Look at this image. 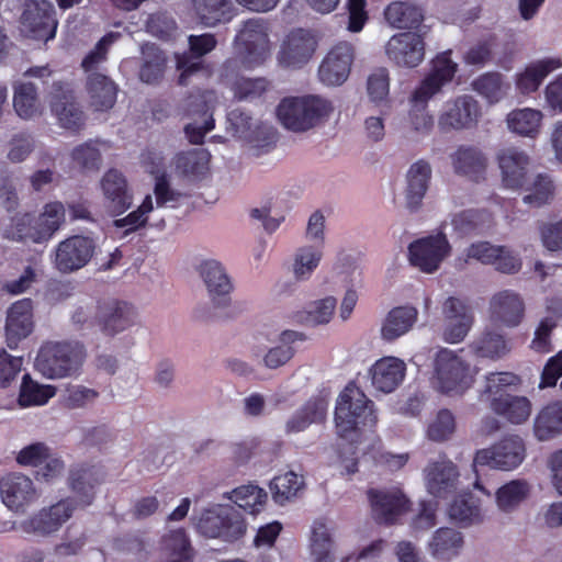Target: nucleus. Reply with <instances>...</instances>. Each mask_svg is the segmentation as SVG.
Wrapping results in <instances>:
<instances>
[{
	"label": "nucleus",
	"instance_id": "1",
	"mask_svg": "<svg viewBox=\"0 0 562 562\" xmlns=\"http://www.w3.org/2000/svg\"><path fill=\"white\" fill-rule=\"evenodd\" d=\"M281 125L293 133H305L324 125L335 112L334 102L325 95L305 93L283 98L277 106Z\"/></svg>",
	"mask_w": 562,
	"mask_h": 562
},
{
	"label": "nucleus",
	"instance_id": "2",
	"mask_svg": "<svg viewBox=\"0 0 562 562\" xmlns=\"http://www.w3.org/2000/svg\"><path fill=\"white\" fill-rule=\"evenodd\" d=\"M65 221V207L60 202L44 205L38 215H14L3 229V237L16 243L43 244L48 241Z\"/></svg>",
	"mask_w": 562,
	"mask_h": 562
},
{
	"label": "nucleus",
	"instance_id": "3",
	"mask_svg": "<svg viewBox=\"0 0 562 562\" xmlns=\"http://www.w3.org/2000/svg\"><path fill=\"white\" fill-rule=\"evenodd\" d=\"M477 369L472 367L458 352L440 349L434 359L431 385L439 393L457 396L470 390L475 381Z\"/></svg>",
	"mask_w": 562,
	"mask_h": 562
},
{
	"label": "nucleus",
	"instance_id": "4",
	"mask_svg": "<svg viewBox=\"0 0 562 562\" xmlns=\"http://www.w3.org/2000/svg\"><path fill=\"white\" fill-rule=\"evenodd\" d=\"M86 356V349L80 342H46L38 350L35 368L50 380L77 378Z\"/></svg>",
	"mask_w": 562,
	"mask_h": 562
},
{
	"label": "nucleus",
	"instance_id": "5",
	"mask_svg": "<svg viewBox=\"0 0 562 562\" xmlns=\"http://www.w3.org/2000/svg\"><path fill=\"white\" fill-rule=\"evenodd\" d=\"M195 530L205 538L234 542L246 533L240 513L228 504H211L191 517Z\"/></svg>",
	"mask_w": 562,
	"mask_h": 562
},
{
	"label": "nucleus",
	"instance_id": "6",
	"mask_svg": "<svg viewBox=\"0 0 562 562\" xmlns=\"http://www.w3.org/2000/svg\"><path fill=\"white\" fill-rule=\"evenodd\" d=\"M375 423L372 402L355 384L347 385L336 401L335 426L338 436L347 438L360 427H371Z\"/></svg>",
	"mask_w": 562,
	"mask_h": 562
},
{
	"label": "nucleus",
	"instance_id": "7",
	"mask_svg": "<svg viewBox=\"0 0 562 562\" xmlns=\"http://www.w3.org/2000/svg\"><path fill=\"white\" fill-rule=\"evenodd\" d=\"M236 60L247 69L262 65L270 56L271 45L268 27L262 19H250L243 23L235 37ZM233 60L226 63L232 67Z\"/></svg>",
	"mask_w": 562,
	"mask_h": 562
},
{
	"label": "nucleus",
	"instance_id": "8",
	"mask_svg": "<svg viewBox=\"0 0 562 562\" xmlns=\"http://www.w3.org/2000/svg\"><path fill=\"white\" fill-rule=\"evenodd\" d=\"M526 458L524 440L516 435H509L488 448L476 451L474 467H488L495 470L512 471L517 469Z\"/></svg>",
	"mask_w": 562,
	"mask_h": 562
},
{
	"label": "nucleus",
	"instance_id": "9",
	"mask_svg": "<svg viewBox=\"0 0 562 562\" xmlns=\"http://www.w3.org/2000/svg\"><path fill=\"white\" fill-rule=\"evenodd\" d=\"M450 254L451 246L442 232L416 239L408 246L409 263L428 274L436 272Z\"/></svg>",
	"mask_w": 562,
	"mask_h": 562
},
{
	"label": "nucleus",
	"instance_id": "10",
	"mask_svg": "<svg viewBox=\"0 0 562 562\" xmlns=\"http://www.w3.org/2000/svg\"><path fill=\"white\" fill-rule=\"evenodd\" d=\"M481 115V106L472 95H458L443 103L438 128L442 132L471 130L479 124Z\"/></svg>",
	"mask_w": 562,
	"mask_h": 562
},
{
	"label": "nucleus",
	"instance_id": "11",
	"mask_svg": "<svg viewBox=\"0 0 562 562\" xmlns=\"http://www.w3.org/2000/svg\"><path fill=\"white\" fill-rule=\"evenodd\" d=\"M317 46L316 34L303 29L294 30L282 40L277 61L282 68L300 69L312 59Z\"/></svg>",
	"mask_w": 562,
	"mask_h": 562
},
{
	"label": "nucleus",
	"instance_id": "12",
	"mask_svg": "<svg viewBox=\"0 0 562 562\" xmlns=\"http://www.w3.org/2000/svg\"><path fill=\"white\" fill-rule=\"evenodd\" d=\"M427 30L397 33L384 46L387 59L398 67L415 68L425 59V35Z\"/></svg>",
	"mask_w": 562,
	"mask_h": 562
},
{
	"label": "nucleus",
	"instance_id": "13",
	"mask_svg": "<svg viewBox=\"0 0 562 562\" xmlns=\"http://www.w3.org/2000/svg\"><path fill=\"white\" fill-rule=\"evenodd\" d=\"M75 504L71 498L63 499L49 507H44L31 517L22 520L15 529L27 535L49 536L71 517Z\"/></svg>",
	"mask_w": 562,
	"mask_h": 562
},
{
	"label": "nucleus",
	"instance_id": "14",
	"mask_svg": "<svg viewBox=\"0 0 562 562\" xmlns=\"http://www.w3.org/2000/svg\"><path fill=\"white\" fill-rule=\"evenodd\" d=\"M216 100L217 98L213 91L192 94L184 100L182 104L183 113L187 115H199L201 117V122L195 120L184 127V133L190 143H203L204 136L214 128L212 110Z\"/></svg>",
	"mask_w": 562,
	"mask_h": 562
},
{
	"label": "nucleus",
	"instance_id": "15",
	"mask_svg": "<svg viewBox=\"0 0 562 562\" xmlns=\"http://www.w3.org/2000/svg\"><path fill=\"white\" fill-rule=\"evenodd\" d=\"M94 243L91 238L75 235L60 241L53 252V266L60 273H71L83 268L92 258Z\"/></svg>",
	"mask_w": 562,
	"mask_h": 562
},
{
	"label": "nucleus",
	"instance_id": "16",
	"mask_svg": "<svg viewBox=\"0 0 562 562\" xmlns=\"http://www.w3.org/2000/svg\"><path fill=\"white\" fill-rule=\"evenodd\" d=\"M56 29L57 22L49 2L30 0L25 3L21 16V32L26 37L47 42L55 37Z\"/></svg>",
	"mask_w": 562,
	"mask_h": 562
},
{
	"label": "nucleus",
	"instance_id": "17",
	"mask_svg": "<svg viewBox=\"0 0 562 562\" xmlns=\"http://www.w3.org/2000/svg\"><path fill=\"white\" fill-rule=\"evenodd\" d=\"M353 58L355 48L351 43L335 44L319 65V80L329 87L342 85L349 77Z\"/></svg>",
	"mask_w": 562,
	"mask_h": 562
},
{
	"label": "nucleus",
	"instance_id": "18",
	"mask_svg": "<svg viewBox=\"0 0 562 562\" xmlns=\"http://www.w3.org/2000/svg\"><path fill=\"white\" fill-rule=\"evenodd\" d=\"M443 340L459 344L464 340L474 323L472 308L458 297L450 296L442 304Z\"/></svg>",
	"mask_w": 562,
	"mask_h": 562
},
{
	"label": "nucleus",
	"instance_id": "19",
	"mask_svg": "<svg viewBox=\"0 0 562 562\" xmlns=\"http://www.w3.org/2000/svg\"><path fill=\"white\" fill-rule=\"evenodd\" d=\"M0 495L2 503L19 514L25 513L40 496L34 482L20 473L9 474L0 481Z\"/></svg>",
	"mask_w": 562,
	"mask_h": 562
},
{
	"label": "nucleus",
	"instance_id": "20",
	"mask_svg": "<svg viewBox=\"0 0 562 562\" xmlns=\"http://www.w3.org/2000/svg\"><path fill=\"white\" fill-rule=\"evenodd\" d=\"M199 272L212 306L216 310L228 307L232 301L233 283L222 263L216 260H206L200 265Z\"/></svg>",
	"mask_w": 562,
	"mask_h": 562
},
{
	"label": "nucleus",
	"instance_id": "21",
	"mask_svg": "<svg viewBox=\"0 0 562 562\" xmlns=\"http://www.w3.org/2000/svg\"><path fill=\"white\" fill-rule=\"evenodd\" d=\"M497 162L504 187L522 189L531 167V157L524 149L510 146L497 153Z\"/></svg>",
	"mask_w": 562,
	"mask_h": 562
},
{
	"label": "nucleus",
	"instance_id": "22",
	"mask_svg": "<svg viewBox=\"0 0 562 562\" xmlns=\"http://www.w3.org/2000/svg\"><path fill=\"white\" fill-rule=\"evenodd\" d=\"M368 498L372 515L380 524H395L408 509V499L397 488L370 490L368 492Z\"/></svg>",
	"mask_w": 562,
	"mask_h": 562
},
{
	"label": "nucleus",
	"instance_id": "23",
	"mask_svg": "<svg viewBox=\"0 0 562 562\" xmlns=\"http://www.w3.org/2000/svg\"><path fill=\"white\" fill-rule=\"evenodd\" d=\"M459 471L450 460L429 462L424 470L427 492L436 498H446L458 490Z\"/></svg>",
	"mask_w": 562,
	"mask_h": 562
},
{
	"label": "nucleus",
	"instance_id": "24",
	"mask_svg": "<svg viewBox=\"0 0 562 562\" xmlns=\"http://www.w3.org/2000/svg\"><path fill=\"white\" fill-rule=\"evenodd\" d=\"M329 397V392L325 390L312 395L286 420L285 432L299 434L306 430L313 424L323 423L327 417Z\"/></svg>",
	"mask_w": 562,
	"mask_h": 562
},
{
	"label": "nucleus",
	"instance_id": "25",
	"mask_svg": "<svg viewBox=\"0 0 562 562\" xmlns=\"http://www.w3.org/2000/svg\"><path fill=\"white\" fill-rule=\"evenodd\" d=\"M525 315V302L519 293L513 290H502L490 301V317L497 325L517 327Z\"/></svg>",
	"mask_w": 562,
	"mask_h": 562
},
{
	"label": "nucleus",
	"instance_id": "26",
	"mask_svg": "<svg viewBox=\"0 0 562 562\" xmlns=\"http://www.w3.org/2000/svg\"><path fill=\"white\" fill-rule=\"evenodd\" d=\"M33 302L22 299L14 302L8 310L5 321L7 345L15 349L33 330Z\"/></svg>",
	"mask_w": 562,
	"mask_h": 562
},
{
	"label": "nucleus",
	"instance_id": "27",
	"mask_svg": "<svg viewBox=\"0 0 562 562\" xmlns=\"http://www.w3.org/2000/svg\"><path fill=\"white\" fill-rule=\"evenodd\" d=\"M100 187L105 204L113 214H122L131 207L133 193L122 172L115 169L108 170L101 178Z\"/></svg>",
	"mask_w": 562,
	"mask_h": 562
},
{
	"label": "nucleus",
	"instance_id": "28",
	"mask_svg": "<svg viewBox=\"0 0 562 562\" xmlns=\"http://www.w3.org/2000/svg\"><path fill=\"white\" fill-rule=\"evenodd\" d=\"M369 373L371 384L376 391L391 393L403 383L406 375V363L397 357H383L372 364Z\"/></svg>",
	"mask_w": 562,
	"mask_h": 562
},
{
	"label": "nucleus",
	"instance_id": "29",
	"mask_svg": "<svg viewBox=\"0 0 562 562\" xmlns=\"http://www.w3.org/2000/svg\"><path fill=\"white\" fill-rule=\"evenodd\" d=\"M464 547V537L461 531L441 527L430 537L427 549L431 558L440 562H450L457 559Z\"/></svg>",
	"mask_w": 562,
	"mask_h": 562
},
{
	"label": "nucleus",
	"instance_id": "30",
	"mask_svg": "<svg viewBox=\"0 0 562 562\" xmlns=\"http://www.w3.org/2000/svg\"><path fill=\"white\" fill-rule=\"evenodd\" d=\"M192 55H177V68L180 71L179 83L187 85L189 76L198 71L201 66L200 58L216 46V40L212 34L190 35L188 38Z\"/></svg>",
	"mask_w": 562,
	"mask_h": 562
},
{
	"label": "nucleus",
	"instance_id": "31",
	"mask_svg": "<svg viewBox=\"0 0 562 562\" xmlns=\"http://www.w3.org/2000/svg\"><path fill=\"white\" fill-rule=\"evenodd\" d=\"M432 169L425 159L413 162L406 172L405 202L406 206L415 211L423 202L431 179Z\"/></svg>",
	"mask_w": 562,
	"mask_h": 562
},
{
	"label": "nucleus",
	"instance_id": "32",
	"mask_svg": "<svg viewBox=\"0 0 562 562\" xmlns=\"http://www.w3.org/2000/svg\"><path fill=\"white\" fill-rule=\"evenodd\" d=\"M562 67L560 57H547L536 60L516 75V89L522 94H530L538 90L544 78Z\"/></svg>",
	"mask_w": 562,
	"mask_h": 562
},
{
	"label": "nucleus",
	"instance_id": "33",
	"mask_svg": "<svg viewBox=\"0 0 562 562\" xmlns=\"http://www.w3.org/2000/svg\"><path fill=\"white\" fill-rule=\"evenodd\" d=\"M161 562H192L194 550L184 528L169 529L160 540Z\"/></svg>",
	"mask_w": 562,
	"mask_h": 562
},
{
	"label": "nucleus",
	"instance_id": "34",
	"mask_svg": "<svg viewBox=\"0 0 562 562\" xmlns=\"http://www.w3.org/2000/svg\"><path fill=\"white\" fill-rule=\"evenodd\" d=\"M86 90L90 105L95 111H108L116 102L117 86L102 72H92L87 76Z\"/></svg>",
	"mask_w": 562,
	"mask_h": 562
},
{
	"label": "nucleus",
	"instance_id": "35",
	"mask_svg": "<svg viewBox=\"0 0 562 562\" xmlns=\"http://www.w3.org/2000/svg\"><path fill=\"white\" fill-rule=\"evenodd\" d=\"M324 256L319 244L302 245L292 255L290 272L296 282L308 281L317 270Z\"/></svg>",
	"mask_w": 562,
	"mask_h": 562
},
{
	"label": "nucleus",
	"instance_id": "36",
	"mask_svg": "<svg viewBox=\"0 0 562 562\" xmlns=\"http://www.w3.org/2000/svg\"><path fill=\"white\" fill-rule=\"evenodd\" d=\"M386 23L396 30H426L422 27L424 12L418 5L407 1H393L384 9Z\"/></svg>",
	"mask_w": 562,
	"mask_h": 562
},
{
	"label": "nucleus",
	"instance_id": "37",
	"mask_svg": "<svg viewBox=\"0 0 562 562\" xmlns=\"http://www.w3.org/2000/svg\"><path fill=\"white\" fill-rule=\"evenodd\" d=\"M542 111L533 108H521L506 115L508 131L521 137L535 139L541 132L543 122Z\"/></svg>",
	"mask_w": 562,
	"mask_h": 562
},
{
	"label": "nucleus",
	"instance_id": "38",
	"mask_svg": "<svg viewBox=\"0 0 562 562\" xmlns=\"http://www.w3.org/2000/svg\"><path fill=\"white\" fill-rule=\"evenodd\" d=\"M418 312L414 306L405 305L392 308L381 326V337L394 341L407 334L417 321Z\"/></svg>",
	"mask_w": 562,
	"mask_h": 562
},
{
	"label": "nucleus",
	"instance_id": "39",
	"mask_svg": "<svg viewBox=\"0 0 562 562\" xmlns=\"http://www.w3.org/2000/svg\"><path fill=\"white\" fill-rule=\"evenodd\" d=\"M491 409L512 424L525 423L531 414L530 401L520 395L501 394L491 401Z\"/></svg>",
	"mask_w": 562,
	"mask_h": 562
},
{
	"label": "nucleus",
	"instance_id": "40",
	"mask_svg": "<svg viewBox=\"0 0 562 562\" xmlns=\"http://www.w3.org/2000/svg\"><path fill=\"white\" fill-rule=\"evenodd\" d=\"M311 562H334L335 542L330 527L321 520L314 521L308 538Z\"/></svg>",
	"mask_w": 562,
	"mask_h": 562
},
{
	"label": "nucleus",
	"instance_id": "41",
	"mask_svg": "<svg viewBox=\"0 0 562 562\" xmlns=\"http://www.w3.org/2000/svg\"><path fill=\"white\" fill-rule=\"evenodd\" d=\"M303 335L295 330L285 329L278 334L276 345L268 348L262 356L266 368L274 370L285 366L295 355L293 344L303 340Z\"/></svg>",
	"mask_w": 562,
	"mask_h": 562
},
{
	"label": "nucleus",
	"instance_id": "42",
	"mask_svg": "<svg viewBox=\"0 0 562 562\" xmlns=\"http://www.w3.org/2000/svg\"><path fill=\"white\" fill-rule=\"evenodd\" d=\"M232 0H192V10L201 24L213 27L233 18Z\"/></svg>",
	"mask_w": 562,
	"mask_h": 562
},
{
	"label": "nucleus",
	"instance_id": "43",
	"mask_svg": "<svg viewBox=\"0 0 562 562\" xmlns=\"http://www.w3.org/2000/svg\"><path fill=\"white\" fill-rule=\"evenodd\" d=\"M471 352L479 358L498 360L510 351L505 337L495 330L486 329L479 334L469 345Z\"/></svg>",
	"mask_w": 562,
	"mask_h": 562
},
{
	"label": "nucleus",
	"instance_id": "44",
	"mask_svg": "<svg viewBox=\"0 0 562 562\" xmlns=\"http://www.w3.org/2000/svg\"><path fill=\"white\" fill-rule=\"evenodd\" d=\"M530 491L531 486L526 480H512L496 490L495 505L502 513H514L528 498Z\"/></svg>",
	"mask_w": 562,
	"mask_h": 562
},
{
	"label": "nucleus",
	"instance_id": "45",
	"mask_svg": "<svg viewBox=\"0 0 562 562\" xmlns=\"http://www.w3.org/2000/svg\"><path fill=\"white\" fill-rule=\"evenodd\" d=\"M209 165L210 154L202 148L181 151L173 159L176 173L189 180L203 177L209 170Z\"/></svg>",
	"mask_w": 562,
	"mask_h": 562
},
{
	"label": "nucleus",
	"instance_id": "46",
	"mask_svg": "<svg viewBox=\"0 0 562 562\" xmlns=\"http://www.w3.org/2000/svg\"><path fill=\"white\" fill-rule=\"evenodd\" d=\"M13 108L23 120H31L43 113L37 89L31 82H16L13 87Z\"/></svg>",
	"mask_w": 562,
	"mask_h": 562
},
{
	"label": "nucleus",
	"instance_id": "47",
	"mask_svg": "<svg viewBox=\"0 0 562 562\" xmlns=\"http://www.w3.org/2000/svg\"><path fill=\"white\" fill-rule=\"evenodd\" d=\"M526 194L522 202L530 207H541L550 203L555 194V183L548 173H537L522 187Z\"/></svg>",
	"mask_w": 562,
	"mask_h": 562
},
{
	"label": "nucleus",
	"instance_id": "48",
	"mask_svg": "<svg viewBox=\"0 0 562 562\" xmlns=\"http://www.w3.org/2000/svg\"><path fill=\"white\" fill-rule=\"evenodd\" d=\"M135 323V311L126 303L113 302L102 314V329L108 335H116Z\"/></svg>",
	"mask_w": 562,
	"mask_h": 562
},
{
	"label": "nucleus",
	"instance_id": "49",
	"mask_svg": "<svg viewBox=\"0 0 562 562\" xmlns=\"http://www.w3.org/2000/svg\"><path fill=\"white\" fill-rule=\"evenodd\" d=\"M447 514L450 520L462 527L483 520L481 508L470 494H460L454 497L447 508Z\"/></svg>",
	"mask_w": 562,
	"mask_h": 562
},
{
	"label": "nucleus",
	"instance_id": "50",
	"mask_svg": "<svg viewBox=\"0 0 562 562\" xmlns=\"http://www.w3.org/2000/svg\"><path fill=\"white\" fill-rule=\"evenodd\" d=\"M52 110L63 128L78 131L83 126V113L70 93L56 95L52 102Z\"/></svg>",
	"mask_w": 562,
	"mask_h": 562
},
{
	"label": "nucleus",
	"instance_id": "51",
	"mask_svg": "<svg viewBox=\"0 0 562 562\" xmlns=\"http://www.w3.org/2000/svg\"><path fill=\"white\" fill-rule=\"evenodd\" d=\"M536 437L543 441L562 432V402L546 406L536 417L533 426Z\"/></svg>",
	"mask_w": 562,
	"mask_h": 562
},
{
	"label": "nucleus",
	"instance_id": "52",
	"mask_svg": "<svg viewBox=\"0 0 562 562\" xmlns=\"http://www.w3.org/2000/svg\"><path fill=\"white\" fill-rule=\"evenodd\" d=\"M143 63L139 69V79L145 83H157L164 76L166 56L155 44L142 46Z\"/></svg>",
	"mask_w": 562,
	"mask_h": 562
},
{
	"label": "nucleus",
	"instance_id": "53",
	"mask_svg": "<svg viewBox=\"0 0 562 562\" xmlns=\"http://www.w3.org/2000/svg\"><path fill=\"white\" fill-rule=\"evenodd\" d=\"M228 121L235 133L249 142L259 140L269 134L271 126L251 117L246 112L236 109L228 114Z\"/></svg>",
	"mask_w": 562,
	"mask_h": 562
},
{
	"label": "nucleus",
	"instance_id": "54",
	"mask_svg": "<svg viewBox=\"0 0 562 562\" xmlns=\"http://www.w3.org/2000/svg\"><path fill=\"white\" fill-rule=\"evenodd\" d=\"M56 394V387L34 381L30 374H24L20 386L18 403L21 407L45 405Z\"/></svg>",
	"mask_w": 562,
	"mask_h": 562
},
{
	"label": "nucleus",
	"instance_id": "55",
	"mask_svg": "<svg viewBox=\"0 0 562 562\" xmlns=\"http://www.w3.org/2000/svg\"><path fill=\"white\" fill-rule=\"evenodd\" d=\"M451 161L457 173L473 177L485 169L486 158L480 149L460 146L452 155Z\"/></svg>",
	"mask_w": 562,
	"mask_h": 562
},
{
	"label": "nucleus",
	"instance_id": "56",
	"mask_svg": "<svg viewBox=\"0 0 562 562\" xmlns=\"http://www.w3.org/2000/svg\"><path fill=\"white\" fill-rule=\"evenodd\" d=\"M303 486V479L293 471L277 475L270 482L272 498L279 505H284L295 498Z\"/></svg>",
	"mask_w": 562,
	"mask_h": 562
},
{
	"label": "nucleus",
	"instance_id": "57",
	"mask_svg": "<svg viewBox=\"0 0 562 562\" xmlns=\"http://www.w3.org/2000/svg\"><path fill=\"white\" fill-rule=\"evenodd\" d=\"M488 221V215L484 212L474 210L460 211L451 215L450 222L442 224V229L449 225L453 232L459 236H465L472 233H480L485 228V223Z\"/></svg>",
	"mask_w": 562,
	"mask_h": 562
},
{
	"label": "nucleus",
	"instance_id": "58",
	"mask_svg": "<svg viewBox=\"0 0 562 562\" xmlns=\"http://www.w3.org/2000/svg\"><path fill=\"white\" fill-rule=\"evenodd\" d=\"M227 497L239 508L256 514L263 508L267 493L257 485L248 484L233 490Z\"/></svg>",
	"mask_w": 562,
	"mask_h": 562
},
{
	"label": "nucleus",
	"instance_id": "59",
	"mask_svg": "<svg viewBox=\"0 0 562 562\" xmlns=\"http://www.w3.org/2000/svg\"><path fill=\"white\" fill-rule=\"evenodd\" d=\"M98 483L99 481L91 469L80 468L70 472L69 484L81 506L91 504L94 495L93 490Z\"/></svg>",
	"mask_w": 562,
	"mask_h": 562
},
{
	"label": "nucleus",
	"instance_id": "60",
	"mask_svg": "<svg viewBox=\"0 0 562 562\" xmlns=\"http://www.w3.org/2000/svg\"><path fill=\"white\" fill-rule=\"evenodd\" d=\"M472 89L490 103H497L506 95L508 85L499 74H485L472 82Z\"/></svg>",
	"mask_w": 562,
	"mask_h": 562
},
{
	"label": "nucleus",
	"instance_id": "61",
	"mask_svg": "<svg viewBox=\"0 0 562 562\" xmlns=\"http://www.w3.org/2000/svg\"><path fill=\"white\" fill-rule=\"evenodd\" d=\"M120 37L119 33H109L104 35L90 50L87 56L82 59L81 67L87 76L92 72H100L99 68L106 60L109 47L117 41Z\"/></svg>",
	"mask_w": 562,
	"mask_h": 562
},
{
	"label": "nucleus",
	"instance_id": "62",
	"mask_svg": "<svg viewBox=\"0 0 562 562\" xmlns=\"http://www.w3.org/2000/svg\"><path fill=\"white\" fill-rule=\"evenodd\" d=\"M367 92L371 102L380 105L390 94V74L384 67L374 69L367 79Z\"/></svg>",
	"mask_w": 562,
	"mask_h": 562
},
{
	"label": "nucleus",
	"instance_id": "63",
	"mask_svg": "<svg viewBox=\"0 0 562 562\" xmlns=\"http://www.w3.org/2000/svg\"><path fill=\"white\" fill-rule=\"evenodd\" d=\"M104 142H87L74 148L72 160L85 169H99L101 165V153L105 149Z\"/></svg>",
	"mask_w": 562,
	"mask_h": 562
},
{
	"label": "nucleus",
	"instance_id": "64",
	"mask_svg": "<svg viewBox=\"0 0 562 562\" xmlns=\"http://www.w3.org/2000/svg\"><path fill=\"white\" fill-rule=\"evenodd\" d=\"M270 88V83L265 78H237L231 86L234 95L238 100H256L265 94Z\"/></svg>",
	"mask_w": 562,
	"mask_h": 562
}]
</instances>
